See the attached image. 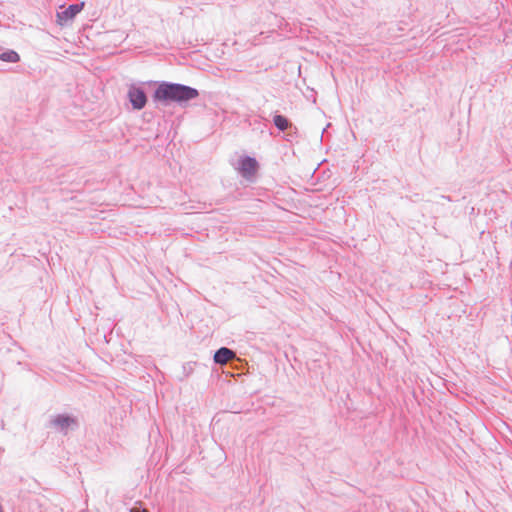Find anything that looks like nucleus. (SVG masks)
<instances>
[{"label":"nucleus","instance_id":"nucleus-2","mask_svg":"<svg viewBox=\"0 0 512 512\" xmlns=\"http://www.w3.org/2000/svg\"><path fill=\"white\" fill-rule=\"evenodd\" d=\"M78 426L77 418L65 413L51 416L48 423L49 428L63 435H67L70 430H76Z\"/></svg>","mask_w":512,"mask_h":512},{"label":"nucleus","instance_id":"nucleus-6","mask_svg":"<svg viewBox=\"0 0 512 512\" xmlns=\"http://www.w3.org/2000/svg\"><path fill=\"white\" fill-rule=\"evenodd\" d=\"M235 356V353L227 348V347H221L218 350H216L213 360L216 364H226L230 359H232Z\"/></svg>","mask_w":512,"mask_h":512},{"label":"nucleus","instance_id":"nucleus-1","mask_svg":"<svg viewBox=\"0 0 512 512\" xmlns=\"http://www.w3.org/2000/svg\"><path fill=\"white\" fill-rule=\"evenodd\" d=\"M155 83L157 84V87L152 94V100L154 103H161L164 105L177 103L178 105L183 106L199 96V91L196 88L185 84L168 81Z\"/></svg>","mask_w":512,"mask_h":512},{"label":"nucleus","instance_id":"nucleus-3","mask_svg":"<svg viewBox=\"0 0 512 512\" xmlns=\"http://www.w3.org/2000/svg\"><path fill=\"white\" fill-rule=\"evenodd\" d=\"M127 97L135 110H141L147 104V95L144 89L136 85L129 87Z\"/></svg>","mask_w":512,"mask_h":512},{"label":"nucleus","instance_id":"nucleus-10","mask_svg":"<svg viewBox=\"0 0 512 512\" xmlns=\"http://www.w3.org/2000/svg\"><path fill=\"white\" fill-rule=\"evenodd\" d=\"M130 512H141V511H136V510H130ZM142 512H144V511H142Z\"/></svg>","mask_w":512,"mask_h":512},{"label":"nucleus","instance_id":"nucleus-4","mask_svg":"<svg viewBox=\"0 0 512 512\" xmlns=\"http://www.w3.org/2000/svg\"><path fill=\"white\" fill-rule=\"evenodd\" d=\"M84 7V3L71 4L63 11L57 12V22L63 26L71 21Z\"/></svg>","mask_w":512,"mask_h":512},{"label":"nucleus","instance_id":"nucleus-5","mask_svg":"<svg viewBox=\"0 0 512 512\" xmlns=\"http://www.w3.org/2000/svg\"><path fill=\"white\" fill-rule=\"evenodd\" d=\"M257 167L258 162L253 157L245 156L239 160V170L241 175L245 178L254 175L257 171Z\"/></svg>","mask_w":512,"mask_h":512},{"label":"nucleus","instance_id":"nucleus-7","mask_svg":"<svg viewBox=\"0 0 512 512\" xmlns=\"http://www.w3.org/2000/svg\"><path fill=\"white\" fill-rule=\"evenodd\" d=\"M273 123L279 131H286L292 127V123L289 119L281 114H275L273 116Z\"/></svg>","mask_w":512,"mask_h":512},{"label":"nucleus","instance_id":"nucleus-8","mask_svg":"<svg viewBox=\"0 0 512 512\" xmlns=\"http://www.w3.org/2000/svg\"><path fill=\"white\" fill-rule=\"evenodd\" d=\"M0 60L9 63H17L20 60V56L14 50H6L0 53Z\"/></svg>","mask_w":512,"mask_h":512},{"label":"nucleus","instance_id":"nucleus-9","mask_svg":"<svg viewBox=\"0 0 512 512\" xmlns=\"http://www.w3.org/2000/svg\"><path fill=\"white\" fill-rule=\"evenodd\" d=\"M441 198L446 200V201H452L451 197L447 196V195H442Z\"/></svg>","mask_w":512,"mask_h":512}]
</instances>
